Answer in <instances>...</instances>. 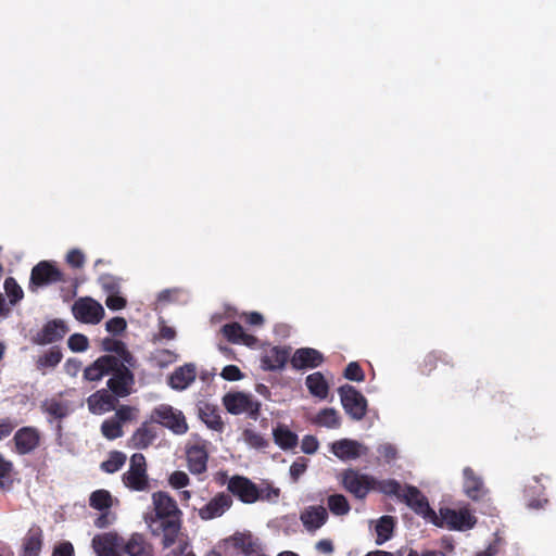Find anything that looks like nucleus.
Segmentation results:
<instances>
[{
    "label": "nucleus",
    "mask_w": 556,
    "mask_h": 556,
    "mask_svg": "<svg viewBox=\"0 0 556 556\" xmlns=\"http://www.w3.org/2000/svg\"><path fill=\"white\" fill-rule=\"evenodd\" d=\"M153 510L147 514L144 521L153 536L161 538L164 548L173 546L182 527V511L177 502L167 492L152 494Z\"/></svg>",
    "instance_id": "f257e3e1"
},
{
    "label": "nucleus",
    "mask_w": 556,
    "mask_h": 556,
    "mask_svg": "<svg viewBox=\"0 0 556 556\" xmlns=\"http://www.w3.org/2000/svg\"><path fill=\"white\" fill-rule=\"evenodd\" d=\"M343 488L358 500H364L370 491H378L382 494H396L400 482L395 479L378 480L356 469H345L341 473Z\"/></svg>",
    "instance_id": "f03ea898"
},
{
    "label": "nucleus",
    "mask_w": 556,
    "mask_h": 556,
    "mask_svg": "<svg viewBox=\"0 0 556 556\" xmlns=\"http://www.w3.org/2000/svg\"><path fill=\"white\" fill-rule=\"evenodd\" d=\"M430 522L439 528L466 531L476 526L477 518L467 508L456 510L448 507H441L439 514H437V519L432 518Z\"/></svg>",
    "instance_id": "7ed1b4c3"
},
{
    "label": "nucleus",
    "mask_w": 556,
    "mask_h": 556,
    "mask_svg": "<svg viewBox=\"0 0 556 556\" xmlns=\"http://www.w3.org/2000/svg\"><path fill=\"white\" fill-rule=\"evenodd\" d=\"M58 282H66L64 273L52 261H40L30 271L28 290L37 292L40 288Z\"/></svg>",
    "instance_id": "20e7f679"
},
{
    "label": "nucleus",
    "mask_w": 556,
    "mask_h": 556,
    "mask_svg": "<svg viewBox=\"0 0 556 556\" xmlns=\"http://www.w3.org/2000/svg\"><path fill=\"white\" fill-rule=\"evenodd\" d=\"M223 405L231 415L247 414L252 420H257L262 404L252 394L244 392H229L223 396Z\"/></svg>",
    "instance_id": "39448f33"
},
{
    "label": "nucleus",
    "mask_w": 556,
    "mask_h": 556,
    "mask_svg": "<svg viewBox=\"0 0 556 556\" xmlns=\"http://www.w3.org/2000/svg\"><path fill=\"white\" fill-rule=\"evenodd\" d=\"M389 496H395L401 502H404L415 514L421 516L429 522L431 519H437V513L430 507L428 498L421 493V491L410 484L402 486L396 494H388Z\"/></svg>",
    "instance_id": "423d86ee"
},
{
    "label": "nucleus",
    "mask_w": 556,
    "mask_h": 556,
    "mask_svg": "<svg viewBox=\"0 0 556 556\" xmlns=\"http://www.w3.org/2000/svg\"><path fill=\"white\" fill-rule=\"evenodd\" d=\"M129 463V469L122 477L124 484L132 491H146L149 488V477L144 455L135 453Z\"/></svg>",
    "instance_id": "0eeeda50"
},
{
    "label": "nucleus",
    "mask_w": 556,
    "mask_h": 556,
    "mask_svg": "<svg viewBox=\"0 0 556 556\" xmlns=\"http://www.w3.org/2000/svg\"><path fill=\"white\" fill-rule=\"evenodd\" d=\"M152 419L177 435L187 433L189 429L182 412L167 404L155 407L152 412Z\"/></svg>",
    "instance_id": "6e6552de"
},
{
    "label": "nucleus",
    "mask_w": 556,
    "mask_h": 556,
    "mask_svg": "<svg viewBox=\"0 0 556 556\" xmlns=\"http://www.w3.org/2000/svg\"><path fill=\"white\" fill-rule=\"evenodd\" d=\"M345 413L354 420H362L367 413V400L353 386L344 384L338 389Z\"/></svg>",
    "instance_id": "1a4fd4ad"
},
{
    "label": "nucleus",
    "mask_w": 556,
    "mask_h": 556,
    "mask_svg": "<svg viewBox=\"0 0 556 556\" xmlns=\"http://www.w3.org/2000/svg\"><path fill=\"white\" fill-rule=\"evenodd\" d=\"M110 372L111 378L108 380V389L118 397H126L131 393L135 383V376L129 369L127 364L119 362L117 358V366Z\"/></svg>",
    "instance_id": "9d476101"
},
{
    "label": "nucleus",
    "mask_w": 556,
    "mask_h": 556,
    "mask_svg": "<svg viewBox=\"0 0 556 556\" xmlns=\"http://www.w3.org/2000/svg\"><path fill=\"white\" fill-rule=\"evenodd\" d=\"M72 314L80 323L97 325L103 319L105 312L97 300L84 296L74 302Z\"/></svg>",
    "instance_id": "9b49d317"
},
{
    "label": "nucleus",
    "mask_w": 556,
    "mask_h": 556,
    "mask_svg": "<svg viewBox=\"0 0 556 556\" xmlns=\"http://www.w3.org/2000/svg\"><path fill=\"white\" fill-rule=\"evenodd\" d=\"M12 443L15 454L29 455L40 446L41 432L34 426H24L15 431Z\"/></svg>",
    "instance_id": "f8f14e48"
},
{
    "label": "nucleus",
    "mask_w": 556,
    "mask_h": 556,
    "mask_svg": "<svg viewBox=\"0 0 556 556\" xmlns=\"http://www.w3.org/2000/svg\"><path fill=\"white\" fill-rule=\"evenodd\" d=\"M227 490L244 504L260 501L258 486L247 477L232 476L228 481Z\"/></svg>",
    "instance_id": "ddd939ff"
},
{
    "label": "nucleus",
    "mask_w": 556,
    "mask_h": 556,
    "mask_svg": "<svg viewBox=\"0 0 556 556\" xmlns=\"http://www.w3.org/2000/svg\"><path fill=\"white\" fill-rule=\"evenodd\" d=\"M70 331L67 325L62 319H52L46 323L40 331L33 338V342L38 345L51 344L61 341Z\"/></svg>",
    "instance_id": "4468645a"
},
{
    "label": "nucleus",
    "mask_w": 556,
    "mask_h": 556,
    "mask_svg": "<svg viewBox=\"0 0 556 556\" xmlns=\"http://www.w3.org/2000/svg\"><path fill=\"white\" fill-rule=\"evenodd\" d=\"M331 453L342 462L359 458L368 453V447L352 439H341L330 445Z\"/></svg>",
    "instance_id": "2eb2a0df"
},
{
    "label": "nucleus",
    "mask_w": 556,
    "mask_h": 556,
    "mask_svg": "<svg viewBox=\"0 0 556 556\" xmlns=\"http://www.w3.org/2000/svg\"><path fill=\"white\" fill-rule=\"evenodd\" d=\"M123 538L117 533L108 532L92 539V547L98 556H122Z\"/></svg>",
    "instance_id": "dca6fc26"
},
{
    "label": "nucleus",
    "mask_w": 556,
    "mask_h": 556,
    "mask_svg": "<svg viewBox=\"0 0 556 556\" xmlns=\"http://www.w3.org/2000/svg\"><path fill=\"white\" fill-rule=\"evenodd\" d=\"M117 366V357L114 355H102L84 369L83 377L88 381H100L104 376L110 375Z\"/></svg>",
    "instance_id": "f3484780"
},
{
    "label": "nucleus",
    "mask_w": 556,
    "mask_h": 556,
    "mask_svg": "<svg viewBox=\"0 0 556 556\" xmlns=\"http://www.w3.org/2000/svg\"><path fill=\"white\" fill-rule=\"evenodd\" d=\"M328 511L321 505L308 506L300 514L303 527L312 533L320 529L328 521Z\"/></svg>",
    "instance_id": "a211bd4d"
},
{
    "label": "nucleus",
    "mask_w": 556,
    "mask_h": 556,
    "mask_svg": "<svg viewBox=\"0 0 556 556\" xmlns=\"http://www.w3.org/2000/svg\"><path fill=\"white\" fill-rule=\"evenodd\" d=\"M118 396H115L109 389L96 391L87 399L88 408L92 414H104L115 409Z\"/></svg>",
    "instance_id": "6ab92c4d"
},
{
    "label": "nucleus",
    "mask_w": 556,
    "mask_h": 556,
    "mask_svg": "<svg viewBox=\"0 0 556 556\" xmlns=\"http://www.w3.org/2000/svg\"><path fill=\"white\" fill-rule=\"evenodd\" d=\"M122 552L127 556H154V548L142 533L135 532L126 541L123 539Z\"/></svg>",
    "instance_id": "aec40b11"
},
{
    "label": "nucleus",
    "mask_w": 556,
    "mask_h": 556,
    "mask_svg": "<svg viewBox=\"0 0 556 556\" xmlns=\"http://www.w3.org/2000/svg\"><path fill=\"white\" fill-rule=\"evenodd\" d=\"M232 505L231 495L220 492L206 505L199 509V516L203 520H210L222 516Z\"/></svg>",
    "instance_id": "412c9836"
},
{
    "label": "nucleus",
    "mask_w": 556,
    "mask_h": 556,
    "mask_svg": "<svg viewBox=\"0 0 556 556\" xmlns=\"http://www.w3.org/2000/svg\"><path fill=\"white\" fill-rule=\"evenodd\" d=\"M324 362L323 354L312 348L298 349L292 355L290 363L294 369L316 368Z\"/></svg>",
    "instance_id": "4be33fe9"
},
{
    "label": "nucleus",
    "mask_w": 556,
    "mask_h": 556,
    "mask_svg": "<svg viewBox=\"0 0 556 556\" xmlns=\"http://www.w3.org/2000/svg\"><path fill=\"white\" fill-rule=\"evenodd\" d=\"M223 336L233 344H243L253 348L257 343V338L253 334L247 333L239 323L225 324L220 329Z\"/></svg>",
    "instance_id": "5701e85b"
},
{
    "label": "nucleus",
    "mask_w": 556,
    "mask_h": 556,
    "mask_svg": "<svg viewBox=\"0 0 556 556\" xmlns=\"http://www.w3.org/2000/svg\"><path fill=\"white\" fill-rule=\"evenodd\" d=\"M187 462L189 470L194 475L206 471L208 453L203 444H194L187 448Z\"/></svg>",
    "instance_id": "b1692460"
},
{
    "label": "nucleus",
    "mask_w": 556,
    "mask_h": 556,
    "mask_svg": "<svg viewBox=\"0 0 556 556\" xmlns=\"http://www.w3.org/2000/svg\"><path fill=\"white\" fill-rule=\"evenodd\" d=\"M195 366L193 364H185L172 372L168 377V384L174 390L182 391L195 380Z\"/></svg>",
    "instance_id": "393cba45"
},
{
    "label": "nucleus",
    "mask_w": 556,
    "mask_h": 556,
    "mask_svg": "<svg viewBox=\"0 0 556 556\" xmlns=\"http://www.w3.org/2000/svg\"><path fill=\"white\" fill-rule=\"evenodd\" d=\"M464 475V492L472 501H479L488 493L482 479L476 475L472 468L466 467Z\"/></svg>",
    "instance_id": "a878e982"
},
{
    "label": "nucleus",
    "mask_w": 556,
    "mask_h": 556,
    "mask_svg": "<svg viewBox=\"0 0 556 556\" xmlns=\"http://www.w3.org/2000/svg\"><path fill=\"white\" fill-rule=\"evenodd\" d=\"M43 544V532L40 527H31L23 539L21 556H39Z\"/></svg>",
    "instance_id": "bb28decb"
},
{
    "label": "nucleus",
    "mask_w": 556,
    "mask_h": 556,
    "mask_svg": "<svg viewBox=\"0 0 556 556\" xmlns=\"http://www.w3.org/2000/svg\"><path fill=\"white\" fill-rule=\"evenodd\" d=\"M156 437V429L146 421L132 433L129 442L134 448L144 450L153 443Z\"/></svg>",
    "instance_id": "cd10ccee"
},
{
    "label": "nucleus",
    "mask_w": 556,
    "mask_h": 556,
    "mask_svg": "<svg viewBox=\"0 0 556 556\" xmlns=\"http://www.w3.org/2000/svg\"><path fill=\"white\" fill-rule=\"evenodd\" d=\"M102 350L105 352L115 353L119 362H123L124 364H127L128 366L135 365V357L134 355L128 351L126 344L117 339L113 338H104L102 340Z\"/></svg>",
    "instance_id": "c85d7f7f"
},
{
    "label": "nucleus",
    "mask_w": 556,
    "mask_h": 556,
    "mask_svg": "<svg viewBox=\"0 0 556 556\" xmlns=\"http://www.w3.org/2000/svg\"><path fill=\"white\" fill-rule=\"evenodd\" d=\"M226 542L244 555H252L257 549L256 541L250 532H236Z\"/></svg>",
    "instance_id": "c756f323"
},
{
    "label": "nucleus",
    "mask_w": 556,
    "mask_h": 556,
    "mask_svg": "<svg viewBox=\"0 0 556 556\" xmlns=\"http://www.w3.org/2000/svg\"><path fill=\"white\" fill-rule=\"evenodd\" d=\"M289 351L285 348L274 346L262 358L263 367L267 370L282 369L289 359Z\"/></svg>",
    "instance_id": "7c9ffc66"
},
{
    "label": "nucleus",
    "mask_w": 556,
    "mask_h": 556,
    "mask_svg": "<svg viewBox=\"0 0 556 556\" xmlns=\"http://www.w3.org/2000/svg\"><path fill=\"white\" fill-rule=\"evenodd\" d=\"M396 527V519L393 516L384 515L380 517L375 527L376 531V544L382 545L387 541L391 540Z\"/></svg>",
    "instance_id": "2f4dec72"
},
{
    "label": "nucleus",
    "mask_w": 556,
    "mask_h": 556,
    "mask_svg": "<svg viewBox=\"0 0 556 556\" xmlns=\"http://www.w3.org/2000/svg\"><path fill=\"white\" fill-rule=\"evenodd\" d=\"M273 438L274 442L285 451L294 448L299 442L296 433L282 424H278V426L273 429Z\"/></svg>",
    "instance_id": "473e14b6"
},
{
    "label": "nucleus",
    "mask_w": 556,
    "mask_h": 556,
    "mask_svg": "<svg viewBox=\"0 0 556 556\" xmlns=\"http://www.w3.org/2000/svg\"><path fill=\"white\" fill-rule=\"evenodd\" d=\"M305 384L312 395L321 400L328 396L329 384L321 372L316 371L308 375Z\"/></svg>",
    "instance_id": "72a5a7b5"
},
{
    "label": "nucleus",
    "mask_w": 556,
    "mask_h": 556,
    "mask_svg": "<svg viewBox=\"0 0 556 556\" xmlns=\"http://www.w3.org/2000/svg\"><path fill=\"white\" fill-rule=\"evenodd\" d=\"M199 416L201 420L212 430L222 431L224 422L218 409L210 404H203L199 407Z\"/></svg>",
    "instance_id": "f704fd0d"
},
{
    "label": "nucleus",
    "mask_w": 556,
    "mask_h": 556,
    "mask_svg": "<svg viewBox=\"0 0 556 556\" xmlns=\"http://www.w3.org/2000/svg\"><path fill=\"white\" fill-rule=\"evenodd\" d=\"M439 363L453 366L451 358L445 353L432 351L424 357L419 366L421 374L429 376L438 367Z\"/></svg>",
    "instance_id": "c9c22d12"
},
{
    "label": "nucleus",
    "mask_w": 556,
    "mask_h": 556,
    "mask_svg": "<svg viewBox=\"0 0 556 556\" xmlns=\"http://www.w3.org/2000/svg\"><path fill=\"white\" fill-rule=\"evenodd\" d=\"M89 505L93 509L103 511L110 510L113 505V497L108 490L100 489L96 490L90 494Z\"/></svg>",
    "instance_id": "e433bc0d"
},
{
    "label": "nucleus",
    "mask_w": 556,
    "mask_h": 556,
    "mask_svg": "<svg viewBox=\"0 0 556 556\" xmlns=\"http://www.w3.org/2000/svg\"><path fill=\"white\" fill-rule=\"evenodd\" d=\"M41 409L51 418L59 420L65 418L70 413L67 404L55 399L43 402Z\"/></svg>",
    "instance_id": "4c0bfd02"
},
{
    "label": "nucleus",
    "mask_w": 556,
    "mask_h": 556,
    "mask_svg": "<svg viewBox=\"0 0 556 556\" xmlns=\"http://www.w3.org/2000/svg\"><path fill=\"white\" fill-rule=\"evenodd\" d=\"M314 422L318 426L336 429L341 426V418L334 408H323L316 415Z\"/></svg>",
    "instance_id": "58836bf2"
},
{
    "label": "nucleus",
    "mask_w": 556,
    "mask_h": 556,
    "mask_svg": "<svg viewBox=\"0 0 556 556\" xmlns=\"http://www.w3.org/2000/svg\"><path fill=\"white\" fill-rule=\"evenodd\" d=\"M62 357L63 354L60 348L52 346L43 355L38 357L36 362L37 369L54 368L62 361Z\"/></svg>",
    "instance_id": "ea45409f"
},
{
    "label": "nucleus",
    "mask_w": 556,
    "mask_h": 556,
    "mask_svg": "<svg viewBox=\"0 0 556 556\" xmlns=\"http://www.w3.org/2000/svg\"><path fill=\"white\" fill-rule=\"evenodd\" d=\"M329 510L336 516L348 515L351 510V505L346 497L342 494H332L327 498Z\"/></svg>",
    "instance_id": "a19ab883"
},
{
    "label": "nucleus",
    "mask_w": 556,
    "mask_h": 556,
    "mask_svg": "<svg viewBox=\"0 0 556 556\" xmlns=\"http://www.w3.org/2000/svg\"><path fill=\"white\" fill-rule=\"evenodd\" d=\"M126 454L119 451H112L109 458L101 463L100 468L108 473L118 471L126 463Z\"/></svg>",
    "instance_id": "79ce46f5"
},
{
    "label": "nucleus",
    "mask_w": 556,
    "mask_h": 556,
    "mask_svg": "<svg viewBox=\"0 0 556 556\" xmlns=\"http://www.w3.org/2000/svg\"><path fill=\"white\" fill-rule=\"evenodd\" d=\"M4 290L11 305H15L24 296L23 289L13 277H8L4 280Z\"/></svg>",
    "instance_id": "37998d69"
},
{
    "label": "nucleus",
    "mask_w": 556,
    "mask_h": 556,
    "mask_svg": "<svg viewBox=\"0 0 556 556\" xmlns=\"http://www.w3.org/2000/svg\"><path fill=\"white\" fill-rule=\"evenodd\" d=\"M102 434L109 440H115L123 435L122 425L114 417L106 419L101 425Z\"/></svg>",
    "instance_id": "c03bdc74"
},
{
    "label": "nucleus",
    "mask_w": 556,
    "mask_h": 556,
    "mask_svg": "<svg viewBox=\"0 0 556 556\" xmlns=\"http://www.w3.org/2000/svg\"><path fill=\"white\" fill-rule=\"evenodd\" d=\"M14 465L11 460L5 459L0 453V489H9L12 485L11 473Z\"/></svg>",
    "instance_id": "a18cd8bd"
},
{
    "label": "nucleus",
    "mask_w": 556,
    "mask_h": 556,
    "mask_svg": "<svg viewBox=\"0 0 556 556\" xmlns=\"http://www.w3.org/2000/svg\"><path fill=\"white\" fill-rule=\"evenodd\" d=\"M99 285L108 295L121 292V279L111 274H103L99 277Z\"/></svg>",
    "instance_id": "49530a36"
},
{
    "label": "nucleus",
    "mask_w": 556,
    "mask_h": 556,
    "mask_svg": "<svg viewBox=\"0 0 556 556\" xmlns=\"http://www.w3.org/2000/svg\"><path fill=\"white\" fill-rule=\"evenodd\" d=\"M244 442L254 448H265L268 446V441L252 429H245L242 433Z\"/></svg>",
    "instance_id": "de8ad7c7"
},
{
    "label": "nucleus",
    "mask_w": 556,
    "mask_h": 556,
    "mask_svg": "<svg viewBox=\"0 0 556 556\" xmlns=\"http://www.w3.org/2000/svg\"><path fill=\"white\" fill-rule=\"evenodd\" d=\"M343 376L345 379L351 381L361 382L365 380L364 370L357 362L349 363L344 369Z\"/></svg>",
    "instance_id": "09e8293b"
},
{
    "label": "nucleus",
    "mask_w": 556,
    "mask_h": 556,
    "mask_svg": "<svg viewBox=\"0 0 556 556\" xmlns=\"http://www.w3.org/2000/svg\"><path fill=\"white\" fill-rule=\"evenodd\" d=\"M67 345L73 352H84L89 346L88 338L81 333H74L67 340Z\"/></svg>",
    "instance_id": "8fccbe9b"
},
{
    "label": "nucleus",
    "mask_w": 556,
    "mask_h": 556,
    "mask_svg": "<svg viewBox=\"0 0 556 556\" xmlns=\"http://www.w3.org/2000/svg\"><path fill=\"white\" fill-rule=\"evenodd\" d=\"M127 328L124 317H113L105 323V329L115 336L123 333Z\"/></svg>",
    "instance_id": "3c124183"
},
{
    "label": "nucleus",
    "mask_w": 556,
    "mask_h": 556,
    "mask_svg": "<svg viewBox=\"0 0 556 556\" xmlns=\"http://www.w3.org/2000/svg\"><path fill=\"white\" fill-rule=\"evenodd\" d=\"M85 262V254L78 249H72L66 254V263L73 268L84 267Z\"/></svg>",
    "instance_id": "603ef678"
},
{
    "label": "nucleus",
    "mask_w": 556,
    "mask_h": 556,
    "mask_svg": "<svg viewBox=\"0 0 556 556\" xmlns=\"http://www.w3.org/2000/svg\"><path fill=\"white\" fill-rule=\"evenodd\" d=\"M169 484L175 489H182L190 482L188 475L185 471L176 470L169 476Z\"/></svg>",
    "instance_id": "864d4df0"
},
{
    "label": "nucleus",
    "mask_w": 556,
    "mask_h": 556,
    "mask_svg": "<svg viewBox=\"0 0 556 556\" xmlns=\"http://www.w3.org/2000/svg\"><path fill=\"white\" fill-rule=\"evenodd\" d=\"M105 305L111 311H119L126 307L127 300L124 296L119 295V293H113L108 295L105 300Z\"/></svg>",
    "instance_id": "5fc2aeb1"
},
{
    "label": "nucleus",
    "mask_w": 556,
    "mask_h": 556,
    "mask_svg": "<svg viewBox=\"0 0 556 556\" xmlns=\"http://www.w3.org/2000/svg\"><path fill=\"white\" fill-rule=\"evenodd\" d=\"M222 378L228 381H238L243 378V374L236 365H227L220 372Z\"/></svg>",
    "instance_id": "6e6d98bb"
},
{
    "label": "nucleus",
    "mask_w": 556,
    "mask_h": 556,
    "mask_svg": "<svg viewBox=\"0 0 556 556\" xmlns=\"http://www.w3.org/2000/svg\"><path fill=\"white\" fill-rule=\"evenodd\" d=\"M307 468L306 460L304 458H299L293 462L290 466V476L293 482H298L300 477L305 472Z\"/></svg>",
    "instance_id": "4d7b16f0"
},
{
    "label": "nucleus",
    "mask_w": 556,
    "mask_h": 556,
    "mask_svg": "<svg viewBox=\"0 0 556 556\" xmlns=\"http://www.w3.org/2000/svg\"><path fill=\"white\" fill-rule=\"evenodd\" d=\"M17 427V422L10 418H0V441L8 438Z\"/></svg>",
    "instance_id": "13d9d810"
},
{
    "label": "nucleus",
    "mask_w": 556,
    "mask_h": 556,
    "mask_svg": "<svg viewBox=\"0 0 556 556\" xmlns=\"http://www.w3.org/2000/svg\"><path fill=\"white\" fill-rule=\"evenodd\" d=\"M319 443L314 435H305L302 439L301 448L305 454H314L318 450Z\"/></svg>",
    "instance_id": "bf43d9fd"
},
{
    "label": "nucleus",
    "mask_w": 556,
    "mask_h": 556,
    "mask_svg": "<svg viewBox=\"0 0 556 556\" xmlns=\"http://www.w3.org/2000/svg\"><path fill=\"white\" fill-rule=\"evenodd\" d=\"M52 556H75L73 544L68 541L59 543L54 546Z\"/></svg>",
    "instance_id": "052dcab7"
},
{
    "label": "nucleus",
    "mask_w": 556,
    "mask_h": 556,
    "mask_svg": "<svg viewBox=\"0 0 556 556\" xmlns=\"http://www.w3.org/2000/svg\"><path fill=\"white\" fill-rule=\"evenodd\" d=\"M258 494H260V500L270 501V500L278 498L280 491L277 488L266 484L264 488H258Z\"/></svg>",
    "instance_id": "680f3d73"
},
{
    "label": "nucleus",
    "mask_w": 556,
    "mask_h": 556,
    "mask_svg": "<svg viewBox=\"0 0 556 556\" xmlns=\"http://www.w3.org/2000/svg\"><path fill=\"white\" fill-rule=\"evenodd\" d=\"M114 520V515L110 510H103L94 520V526L99 529L109 527Z\"/></svg>",
    "instance_id": "e2e57ef3"
},
{
    "label": "nucleus",
    "mask_w": 556,
    "mask_h": 556,
    "mask_svg": "<svg viewBox=\"0 0 556 556\" xmlns=\"http://www.w3.org/2000/svg\"><path fill=\"white\" fill-rule=\"evenodd\" d=\"M114 418L116 420H119V424L128 421L132 418V407L127 405H122L119 408L116 409V413L114 415Z\"/></svg>",
    "instance_id": "0e129e2a"
},
{
    "label": "nucleus",
    "mask_w": 556,
    "mask_h": 556,
    "mask_svg": "<svg viewBox=\"0 0 556 556\" xmlns=\"http://www.w3.org/2000/svg\"><path fill=\"white\" fill-rule=\"evenodd\" d=\"M315 548L317 552L325 554V555H330L334 551L333 543L329 539H323V540L318 541L315 545Z\"/></svg>",
    "instance_id": "69168bd1"
},
{
    "label": "nucleus",
    "mask_w": 556,
    "mask_h": 556,
    "mask_svg": "<svg viewBox=\"0 0 556 556\" xmlns=\"http://www.w3.org/2000/svg\"><path fill=\"white\" fill-rule=\"evenodd\" d=\"M244 320L251 326H262L264 324V317L258 312L244 314Z\"/></svg>",
    "instance_id": "338daca9"
},
{
    "label": "nucleus",
    "mask_w": 556,
    "mask_h": 556,
    "mask_svg": "<svg viewBox=\"0 0 556 556\" xmlns=\"http://www.w3.org/2000/svg\"><path fill=\"white\" fill-rule=\"evenodd\" d=\"M379 453L387 459H394L396 457V448L391 444H384L379 448Z\"/></svg>",
    "instance_id": "774afa93"
}]
</instances>
